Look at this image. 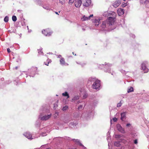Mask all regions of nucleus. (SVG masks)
<instances>
[{
	"mask_svg": "<svg viewBox=\"0 0 149 149\" xmlns=\"http://www.w3.org/2000/svg\"><path fill=\"white\" fill-rule=\"evenodd\" d=\"M55 13H56V14H58V12H55Z\"/></svg>",
	"mask_w": 149,
	"mask_h": 149,
	"instance_id": "nucleus-61",
	"label": "nucleus"
},
{
	"mask_svg": "<svg viewBox=\"0 0 149 149\" xmlns=\"http://www.w3.org/2000/svg\"><path fill=\"white\" fill-rule=\"evenodd\" d=\"M37 69L36 67H32L28 70L27 73L25 72H23L21 74V75H26V77H28V75H29L30 77H33L37 73Z\"/></svg>",
	"mask_w": 149,
	"mask_h": 149,
	"instance_id": "nucleus-3",
	"label": "nucleus"
},
{
	"mask_svg": "<svg viewBox=\"0 0 149 149\" xmlns=\"http://www.w3.org/2000/svg\"><path fill=\"white\" fill-rule=\"evenodd\" d=\"M130 36L132 37V38H134L135 37V36L133 34H131L130 35Z\"/></svg>",
	"mask_w": 149,
	"mask_h": 149,
	"instance_id": "nucleus-48",
	"label": "nucleus"
},
{
	"mask_svg": "<svg viewBox=\"0 0 149 149\" xmlns=\"http://www.w3.org/2000/svg\"><path fill=\"white\" fill-rule=\"evenodd\" d=\"M123 136L124 137L123 138H125L124 137V136L123 135H120V134H116L115 135V138L116 139H120L121 137Z\"/></svg>",
	"mask_w": 149,
	"mask_h": 149,
	"instance_id": "nucleus-28",
	"label": "nucleus"
},
{
	"mask_svg": "<svg viewBox=\"0 0 149 149\" xmlns=\"http://www.w3.org/2000/svg\"><path fill=\"white\" fill-rule=\"evenodd\" d=\"M44 64L45 65H47V63L45 62H44Z\"/></svg>",
	"mask_w": 149,
	"mask_h": 149,
	"instance_id": "nucleus-60",
	"label": "nucleus"
},
{
	"mask_svg": "<svg viewBox=\"0 0 149 149\" xmlns=\"http://www.w3.org/2000/svg\"><path fill=\"white\" fill-rule=\"evenodd\" d=\"M120 145V141H116L114 143V145L116 147H119Z\"/></svg>",
	"mask_w": 149,
	"mask_h": 149,
	"instance_id": "nucleus-27",
	"label": "nucleus"
},
{
	"mask_svg": "<svg viewBox=\"0 0 149 149\" xmlns=\"http://www.w3.org/2000/svg\"><path fill=\"white\" fill-rule=\"evenodd\" d=\"M80 95L82 97V98L83 99L86 98L88 96V95L86 92L84 90H82L80 91Z\"/></svg>",
	"mask_w": 149,
	"mask_h": 149,
	"instance_id": "nucleus-9",
	"label": "nucleus"
},
{
	"mask_svg": "<svg viewBox=\"0 0 149 149\" xmlns=\"http://www.w3.org/2000/svg\"><path fill=\"white\" fill-rule=\"evenodd\" d=\"M60 64L62 65H68V64L65 62L64 58L61 57L60 60Z\"/></svg>",
	"mask_w": 149,
	"mask_h": 149,
	"instance_id": "nucleus-17",
	"label": "nucleus"
},
{
	"mask_svg": "<svg viewBox=\"0 0 149 149\" xmlns=\"http://www.w3.org/2000/svg\"><path fill=\"white\" fill-rule=\"evenodd\" d=\"M45 123H42V121L40 122L39 120L38 119L36 122L35 125L36 127H40V125H44Z\"/></svg>",
	"mask_w": 149,
	"mask_h": 149,
	"instance_id": "nucleus-12",
	"label": "nucleus"
},
{
	"mask_svg": "<svg viewBox=\"0 0 149 149\" xmlns=\"http://www.w3.org/2000/svg\"><path fill=\"white\" fill-rule=\"evenodd\" d=\"M62 95L63 96H64L67 97V98H68L69 97V95L67 92H65L63 93Z\"/></svg>",
	"mask_w": 149,
	"mask_h": 149,
	"instance_id": "nucleus-29",
	"label": "nucleus"
},
{
	"mask_svg": "<svg viewBox=\"0 0 149 149\" xmlns=\"http://www.w3.org/2000/svg\"><path fill=\"white\" fill-rule=\"evenodd\" d=\"M78 124L77 121L76 120H74L73 122H71L69 124V126L75 128L76 126Z\"/></svg>",
	"mask_w": 149,
	"mask_h": 149,
	"instance_id": "nucleus-14",
	"label": "nucleus"
},
{
	"mask_svg": "<svg viewBox=\"0 0 149 149\" xmlns=\"http://www.w3.org/2000/svg\"><path fill=\"white\" fill-rule=\"evenodd\" d=\"M108 15L110 16L106 21L102 22L100 26L102 31L106 30L107 29L112 30L116 28L114 24L116 15V13L111 11L108 13Z\"/></svg>",
	"mask_w": 149,
	"mask_h": 149,
	"instance_id": "nucleus-1",
	"label": "nucleus"
},
{
	"mask_svg": "<svg viewBox=\"0 0 149 149\" xmlns=\"http://www.w3.org/2000/svg\"><path fill=\"white\" fill-rule=\"evenodd\" d=\"M50 117V115H47V119Z\"/></svg>",
	"mask_w": 149,
	"mask_h": 149,
	"instance_id": "nucleus-56",
	"label": "nucleus"
},
{
	"mask_svg": "<svg viewBox=\"0 0 149 149\" xmlns=\"http://www.w3.org/2000/svg\"><path fill=\"white\" fill-rule=\"evenodd\" d=\"M121 72L123 74H124L125 73V74H126V72H125V71L123 70H121Z\"/></svg>",
	"mask_w": 149,
	"mask_h": 149,
	"instance_id": "nucleus-49",
	"label": "nucleus"
},
{
	"mask_svg": "<svg viewBox=\"0 0 149 149\" xmlns=\"http://www.w3.org/2000/svg\"><path fill=\"white\" fill-rule=\"evenodd\" d=\"M27 28L28 30H29V27H28V26H27Z\"/></svg>",
	"mask_w": 149,
	"mask_h": 149,
	"instance_id": "nucleus-63",
	"label": "nucleus"
},
{
	"mask_svg": "<svg viewBox=\"0 0 149 149\" xmlns=\"http://www.w3.org/2000/svg\"><path fill=\"white\" fill-rule=\"evenodd\" d=\"M52 62V61L51 60H50L48 62V64H47V66L48 65V64L51 63Z\"/></svg>",
	"mask_w": 149,
	"mask_h": 149,
	"instance_id": "nucleus-54",
	"label": "nucleus"
},
{
	"mask_svg": "<svg viewBox=\"0 0 149 149\" xmlns=\"http://www.w3.org/2000/svg\"><path fill=\"white\" fill-rule=\"evenodd\" d=\"M81 0H75L74 4L76 7L77 8L79 7L81 4Z\"/></svg>",
	"mask_w": 149,
	"mask_h": 149,
	"instance_id": "nucleus-15",
	"label": "nucleus"
},
{
	"mask_svg": "<svg viewBox=\"0 0 149 149\" xmlns=\"http://www.w3.org/2000/svg\"><path fill=\"white\" fill-rule=\"evenodd\" d=\"M35 149H47V145L46 144L42 145L40 148H35Z\"/></svg>",
	"mask_w": 149,
	"mask_h": 149,
	"instance_id": "nucleus-30",
	"label": "nucleus"
},
{
	"mask_svg": "<svg viewBox=\"0 0 149 149\" xmlns=\"http://www.w3.org/2000/svg\"><path fill=\"white\" fill-rule=\"evenodd\" d=\"M58 56V58H61V55H57Z\"/></svg>",
	"mask_w": 149,
	"mask_h": 149,
	"instance_id": "nucleus-55",
	"label": "nucleus"
},
{
	"mask_svg": "<svg viewBox=\"0 0 149 149\" xmlns=\"http://www.w3.org/2000/svg\"><path fill=\"white\" fill-rule=\"evenodd\" d=\"M127 113L126 112H123L121 113L120 119L122 120L123 121L125 119H126Z\"/></svg>",
	"mask_w": 149,
	"mask_h": 149,
	"instance_id": "nucleus-16",
	"label": "nucleus"
},
{
	"mask_svg": "<svg viewBox=\"0 0 149 149\" xmlns=\"http://www.w3.org/2000/svg\"><path fill=\"white\" fill-rule=\"evenodd\" d=\"M120 24L122 26L123 25H124L125 23L124 20L123 19H122L120 20Z\"/></svg>",
	"mask_w": 149,
	"mask_h": 149,
	"instance_id": "nucleus-39",
	"label": "nucleus"
},
{
	"mask_svg": "<svg viewBox=\"0 0 149 149\" xmlns=\"http://www.w3.org/2000/svg\"><path fill=\"white\" fill-rule=\"evenodd\" d=\"M142 3H144L146 7L149 8V0H141Z\"/></svg>",
	"mask_w": 149,
	"mask_h": 149,
	"instance_id": "nucleus-21",
	"label": "nucleus"
},
{
	"mask_svg": "<svg viewBox=\"0 0 149 149\" xmlns=\"http://www.w3.org/2000/svg\"><path fill=\"white\" fill-rule=\"evenodd\" d=\"M121 101H120L119 103H118L117 104V107H120L122 105V103H121Z\"/></svg>",
	"mask_w": 149,
	"mask_h": 149,
	"instance_id": "nucleus-42",
	"label": "nucleus"
},
{
	"mask_svg": "<svg viewBox=\"0 0 149 149\" xmlns=\"http://www.w3.org/2000/svg\"><path fill=\"white\" fill-rule=\"evenodd\" d=\"M7 51L8 53H9L10 52V49L9 48H8L7 49Z\"/></svg>",
	"mask_w": 149,
	"mask_h": 149,
	"instance_id": "nucleus-53",
	"label": "nucleus"
},
{
	"mask_svg": "<svg viewBox=\"0 0 149 149\" xmlns=\"http://www.w3.org/2000/svg\"><path fill=\"white\" fill-rule=\"evenodd\" d=\"M40 130H41L40 135L42 136L47 135V126L46 124L45 123L44 125H41Z\"/></svg>",
	"mask_w": 149,
	"mask_h": 149,
	"instance_id": "nucleus-6",
	"label": "nucleus"
},
{
	"mask_svg": "<svg viewBox=\"0 0 149 149\" xmlns=\"http://www.w3.org/2000/svg\"><path fill=\"white\" fill-rule=\"evenodd\" d=\"M11 82V81H6V83L7 84H9L10 82Z\"/></svg>",
	"mask_w": 149,
	"mask_h": 149,
	"instance_id": "nucleus-57",
	"label": "nucleus"
},
{
	"mask_svg": "<svg viewBox=\"0 0 149 149\" xmlns=\"http://www.w3.org/2000/svg\"><path fill=\"white\" fill-rule=\"evenodd\" d=\"M79 98V96L78 95H75L72 100V102H73L74 103H75V102L76 101L78 100Z\"/></svg>",
	"mask_w": 149,
	"mask_h": 149,
	"instance_id": "nucleus-24",
	"label": "nucleus"
},
{
	"mask_svg": "<svg viewBox=\"0 0 149 149\" xmlns=\"http://www.w3.org/2000/svg\"><path fill=\"white\" fill-rule=\"evenodd\" d=\"M69 3L70 4H72L73 3L74 1V0H68Z\"/></svg>",
	"mask_w": 149,
	"mask_h": 149,
	"instance_id": "nucleus-45",
	"label": "nucleus"
},
{
	"mask_svg": "<svg viewBox=\"0 0 149 149\" xmlns=\"http://www.w3.org/2000/svg\"><path fill=\"white\" fill-rule=\"evenodd\" d=\"M9 20V17L8 16H6L4 19V21L5 22H8Z\"/></svg>",
	"mask_w": 149,
	"mask_h": 149,
	"instance_id": "nucleus-34",
	"label": "nucleus"
},
{
	"mask_svg": "<svg viewBox=\"0 0 149 149\" xmlns=\"http://www.w3.org/2000/svg\"><path fill=\"white\" fill-rule=\"evenodd\" d=\"M98 103V101L97 100H93L92 102V106L94 107L96 106Z\"/></svg>",
	"mask_w": 149,
	"mask_h": 149,
	"instance_id": "nucleus-26",
	"label": "nucleus"
},
{
	"mask_svg": "<svg viewBox=\"0 0 149 149\" xmlns=\"http://www.w3.org/2000/svg\"><path fill=\"white\" fill-rule=\"evenodd\" d=\"M127 5V3H123L122 4L123 7H125Z\"/></svg>",
	"mask_w": 149,
	"mask_h": 149,
	"instance_id": "nucleus-44",
	"label": "nucleus"
},
{
	"mask_svg": "<svg viewBox=\"0 0 149 149\" xmlns=\"http://www.w3.org/2000/svg\"><path fill=\"white\" fill-rule=\"evenodd\" d=\"M147 64V61L143 62L141 65L142 69L144 71L145 73L148 72L149 71V69L146 67V65Z\"/></svg>",
	"mask_w": 149,
	"mask_h": 149,
	"instance_id": "nucleus-8",
	"label": "nucleus"
},
{
	"mask_svg": "<svg viewBox=\"0 0 149 149\" xmlns=\"http://www.w3.org/2000/svg\"><path fill=\"white\" fill-rule=\"evenodd\" d=\"M134 144H137L138 143V140L137 139H136L134 140Z\"/></svg>",
	"mask_w": 149,
	"mask_h": 149,
	"instance_id": "nucleus-46",
	"label": "nucleus"
},
{
	"mask_svg": "<svg viewBox=\"0 0 149 149\" xmlns=\"http://www.w3.org/2000/svg\"><path fill=\"white\" fill-rule=\"evenodd\" d=\"M38 119L42 122L47 120V105L46 104L42 105L40 109Z\"/></svg>",
	"mask_w": 149,
	"mask_h": 149,
	"instance_id": "nucleus-2",
	"label": "nucleus"
},
{
	"mask_svg": "<svg viewBox=\"0 0 149 149\" xmlns=\"http://www.w3.org/2000/svg\"><path fill=\"white\" fill-rule=\"evenodd\" d=\"M131 125L130 124L128 123H127L126 124V126L127 127H128L129 126H130Z\"/></svg>",
	"mask_w": 149,
	"mask_h": 149,
	"instance_id": "nucleus-51",
	"label": "nucleus"
},
{
	"mask_svg": "<svg viewBox=\"0 0 149 149\" xmlns=\"http://www.w3.org/2000/svg\"><path fill=\"white\" fill-rule=\"evenodd\" d=\"M121 3V1L120 0H118L116 1L114 3H113V6L115 8L117 7Z\"/></svg>",
	"mask_w": 149,
	"mask_h": 149,
	"instance_id": "nucleus-20",
	"label": "nucleus"
},
{
	"mask_svg": "<svg viewBox=\"0 0 149 149\" xmlns=\"http://www.w3.org/2000/svg\"><path fill=\"white\" fill-rule=\"evenodd\" d=\"M38 54L39 55H43V53L42 52V48H40L39 49H38Z\"/></svg>",
	"mask_w": 149,
	"mask_h": 149,
	"instance_id": "nucleus-25",
	"label": "nucleus"
},
{
	"mask_svg": "<svg viewBox=\"0 0 149 149\" xmlns=\"http://www.w3.org/2000/svg\"><path fill=\"white\" fill-rule=\"evenodd\" d=\"M92 88L96 90H99L101 88V81L97 79L94 82L92 85Z\"/></svg>",
	"mask_w": 149,
	"mask_h": 149,
	"instance_id": "nucleus-5",
	"label": "nucleus"
},
{
	"mask_svg": "<svg viewBox=\"0 0 149 149\" xmlns=\"http://www.w3.org/2000/svg\"><path fill=\"white\" fill-rule=\"evenodd\" d=\"M81 19L82 21H85L86 20H88L89 19L88 18V17H86L85 15H84L82 18H81Z\"/></svg>",
	"mask_w": 149,
	"mask_h": 149,
	"instance_id": "nucleus-31",
	"label": "nucleus"
},
{
	"mask_svg": "<svg viewBox=\"0 0 149 149\" xmlns=\"http://www.w3.org/2000/svg\"><path fill=\"white\" fill-rule=\"evenodd\" d=\"M68 109V106H65L63 107L62 109L63 111H65Z\"/></svg>",
	"mask_w": 149,
	"mask_h": 149,
	"instance_id": "nucleus-40",
	"label": "nucleus"
},
{
	"mask_svg": "<svg viewBox=\"0 0 149 149\" xmlns=\"http://www.w3.org/2000/svg\"><path fill=\"white\" fill-rule=\"evenodd\" d=\"M104 64H102V66L104 68V70L105 72H108L111 73L112 75L113 74V72H111V67L112 66V65L109 63H105Z\"/></svg>",
	"mask_w": 149,
	"mask_h": 149,
	"instance_id": "nucleus-4",
	"label": "nucleus"
},
{
	"mask_svg": "<svg viewBox=\"0 0 149 149\" xmlns=\"http://www.w3.org/2000/svg\"><path fill=\"white\" fill-rule=\"evenodd\" d=\"M42 33L43 34L45 35V36H47V31L46 29H44L42 31Z\"/></svg>",
	"mask_w": 149,
	"mask_h": 149,
	"instance_id": "nucleus-37",
	"label": "nucleus"
},
{
	"mask_svg": "<svg viewBox=\"0 0 149 149\" xmlns=\"http://www.w3.org/2000/svg\"><path fill=\"white\" fill-rule=\"evenodd\" d=\"M116 127L118 130L122 133H125L124 129L122 127L121 125L119 124H117Z\"/></svg>",
	"mask_w": 149,
	"mask_h": 149,
	"instance_id": "nucleus-11",
	"label": "nucleus"
},
{
	"mask_svg": "<svg viewBox=\"0 0 149 149\" xmlns=\"http://www.w3.org/2000/svg\"><path fill=\"white\" fill-rule=\"evenodd\" d=\"M113 121L114 122H116L117 120V118H113Z\"/></svg>",
	"mask_w": 149,
	"mask_h": 149,
	"instance_id": "nucleus-50",
	"label": "nucleus"
},
{
	"mask_svg": "<svg viewBox=\"0 0 149 149\" xmlns=\"http://www.w3.org/2000/svg\"><path fill=\"white\" fill-rule=\"evenodd\" d=\"M76 63L77 64H80V65H81V66L83 67L85 65H86V63H78V62H76Z\"/></svg>",
	"mask_w": 149,
	"mask_h": 149,
	"instance_id": "nucleus-41",
	"label": "nucleus"
},
{
	"mask_svg": "<svg viewBox=\"0 0 149 149\" xmlns=\"http://www.w3.org/2000/svg\"><path fill=\"white\" fill-rule=\"evenodd\" d=\"M91 0H86V2L83 5L84 6L88 7L91 4Z\"/></svg>",
	"mask_w": 149,
	"mask_h": 149,
	"instance_id": "nucleus-23",
	"label": "nucleus"
},
{
	"mask_svg": "<svg viewBox=\"0 0 149 149\" xmlns=\"http://www.w3.org/2000/svg\"><path fill=\"white\" fill-rule=\"evenodd\" d=\"M82 102V101L81 100H77L76 101V102H75V103H74L76 104H78L80 103H81Z\"/></svg>",
	"mask_w": 149,
	"mask_h": 149,
	"instance_id": "nucleus-43",
	"label": "nucleus"
},
{
	"mask_svg": "<svg viewBox=\"0 0 149 149\" xmlns=\"http://www.w3.org/2000/svg\"><path fill=\"white\" fill-rule=\"evenodd\" d=\"M120 140L121 142L125 144H127V140L125 139H120Z\"/></svg>",
	"mask_w": 149,
	"mask_h": 149,
	"instance_id": "nucleus-33",
	"label": "nucleus"
},
{
	"mask_svg": "<svg viewBox=\"0 0 149 149\" xmlns=\"http://www.w3.org/2000/svg\"><path fill=\"white\" fill-rule=\"evenodd\" d=\"M12 19L14 22L16 21L17 20L16 17L15 15L13 16L12 17Z\"/></svg>",
	"mask_w": 149,
	"mask_h": 149,
	"instance_id": "nucleus-38",
	"label": "nucleus"
},
{
	"mask_svg": "<svg viewBox=\"0 0 149 149\" xmlns=\"http://www.w3.org/2000/svg\"><path fill=\"white\" fill-rule=\"evenodd\" d=\"M85 105H86V104H84V106L83 107V106L82 105H79V106L78 107V109L79 110H80L82 109L83 108H84V107L85 106Z\"/></svg>",
	"mask_w": 149,
	"mask_h": 149,
	"instance_id": "nucleus-35",
	"label": "nucleus"
},
{
	"mask_svg": "<svg viewBox=\"0 0 149 149\" xmlns=\"http://www.w3.org/2000/svg\"><path fill=\"white\" fill-rule=\"evenodd\" d=\"M100 19L99 18H96L93 20L94 24L95 26H98L100 23Z\"/></svg>",
	"mask_w": 149,
	"mask_h": 149,
	"instance_id": "nucleus-13",
	"label": "nucleus"
},
{
	"mask_svg": "<svg viewBox=\"0 0 149 149\" xmlns=\"http://www.w3.org/2000/svg\"><path fill=\"white\" fill-rule=\"evenodd\" d=\"M144 95L145 97L147 98L149 97V94H144Z\"/></svg>",
	"mask_w": 149,
	"mask_h": 149,
	"instance_id": "nucleus-47",
	"label": "nucleus"
},
{
	"mask_svg": "<svg viewBox=\"0 0 149 149\" xmlns=\"http://www.w3.org/2000/svg\"><path fill=\"white\" fill-rule=\"evenodd\" d=\"M53 32L52 30L49 28L47 29V36H51L53 33Z\"/></svg>",
	"mask_w": 149,
	"mask_h": 149,
	"instance_id": "nucleus-22",
	"label": "nucleus"
},
{
	"mask_svg": "<svg viewBox=\"0 0 149 149\" xmlns=\"http://www.w3.org/2000/svg\"><path fill=\"white\" fill-rule=\"evenodd\" d=\"M117 12L118 15L120 16L123 15L124 13L123 9L122 8H119L117 10Z\"/></svg>",
	"mask_w": 149,
	"mask_h": 149,
	"instance_id": "nucleus-18",
	"label": "nucleus"
},
{
	"mask_svg": "<svg viewBox=\"0 0 149 149\" xmlns=\"http://www.w3.org/2000/svg\"><path fill=\"white\" fill-rule=\"evenodd\" d=\"M93 16V15L92 14L91 15H90V16H89L88 17V18H89V19L91 17H92Z\"/></svg>",
	"mask_w": 149,
	"mask_h": 149,
	"instance_id": "nucleus-52",
	"label": "nucleus"
},
{
	"mask_svg": "<svg viewBox=\"0 0 149 149\" xmlns=\"http://www.w3.org/2000/svg\"><path fill=\"white\" fill-rule=\"evenodd\" d=\"M127 141V144H130L131 143V140L129 138H127L126 139Z\"/></svg>",
	"mask_w": 149,
	"mask_h": 149,
	"instance_id": "nucleus-36",
	"label": "nucleus"
},
{
	"mask_svg": "<svg viewBox=\"0 0 149 149\" xmlns=\"http://www.w3.org/2000/svg\"><path fill=\"white\" fill-rule=\"evenodd\" d=\"M17 68H18V67H16L15 68H16V69H17Z\"/></svg>",
	"mask_w": 149,
	"mask_h": 149,
	"instance_id": "nucleus-64",
	"label": "nucleus"
},
{
	"mask_svg": "<svg viewBox=\"0 0 149 149\" xmlns=\"http://www.w3.org/2000/svg\"><path fill=\"white\" fill-rule=\"evenodd\" d=\"M23 135L25 137L30 140H31L36 138H38V137L37 136L35 137L32 136L31 134L29 132H24L23 134Z\"/></svg>",
	"mask_w": 149,
	"mask_h": 149,
	"instance_id": "nucleus-7",
	"label": "nucleus"
},
{
	"mask_svg": "<svg viewBox=\"0 0 149 149\" xmlns=\"http://www.w3.org/2000/svg\"><path fill=\"white\" fill-rule=\"evenodd\" d=\"M98 79L95 77H91L88 78L87 83L89 85L91 84L92 82H95Z\"/></svg>",
	"mask_w": 149,
	"mask_h": 149,
	"instance_id": "nucleus-10",
	"label": "nucleus"
},
{
	"mask_svg": "<svg viewBox=\"0 0 149 149\" xmlns=\"http://www.w3.org/2000/svg\"><path fill=\"white\" fill-rule=\"evenodd\" d=\"M72 140L73 141L75 142L76 143H77V144H79L80 146H82L84 148H86V147H84L82 144L80 142V141L78 139H72Z\"/></svg>",
	"mask_w": 149,
	"mask_h": 149,
	"instance_id": "nucleus-19",
	"label": "nucleus"
},
{
	"mask_svg": "<svg viewBox=\"0 0 149 149\" xmlns=\"http://www.w3.org/2000/svg\"><path fill=\"white\" fill-rule=\"evenodd\" d=\"M82 29L83 31H85L86 30V29L84 28H83Z\"/></svg>",
	"mask_w": 149,
	"mask_h": 149,
	"instance_id": "nucleus-59",
	"label": "nucleus"
},
{
	"mask_svg": "<svg viewBox=\"0 0 149 149\" xmlns=\"http://www.w3.org/2000/svg\"><path fill=\"white\" fill-rule=\"evenodd\" d=\"M134 91L133 88L132 87H130V88H128L127 90V92L129 93L130 92L133 91Z\"/></svg>",
	"mask_w": 149,
	"mask_h": 149,
	"instance_id": "nucleus-32",
	"label": "nucleus"
},
{
	"mask_svg": "<svg viewBox=\"0 0 149 149\" xmlns=\"http://www.w3.org/2000/svg\"><path fill=\"white\" fill-rule=\"evenodd\" d=\"M21 36H22V34H19V36H20V37H21Z\"/></svg>",
	"mask_w": 149,
	"mask_h": 149,
	"instance_id": "nucleus-62",
	"label": "nucleus"
},
{
	"mask_svg": "<svg viewBox=\"0 0 149 149\" xmlns=\"http://www.w3.org/2000/svg\"><path fill=\"white\" fill-rule=\"evenodd\" d=\"M43 7L45 9H47V6H43Z\"/></svg>",
	"mask_w": 149,
	"mask_h": 149,
	"instance_id": "nucleus-58",
	"label": "nucleus"
}]
</instances>
